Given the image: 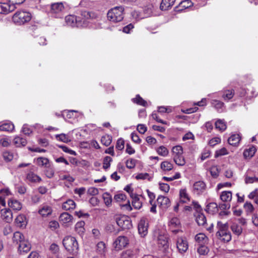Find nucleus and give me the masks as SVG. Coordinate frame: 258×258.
<instances>
[{"label":"nucleus","mask_w":258,"mask_h":258,"mask_svg":"<svg viewBox=\"0 0 258 258\" xmlns=\"http://www.w3.org/2000/svg\"><path fill=\"white\" fill-rule=\"evenodd\" d=\"M168 225L171 231L174 233H176L179 231L180 222L177 218L174 217L170 220Z\"/></svg>","instance_id":"9d476101"},{"label":"nucleus","mask_w":258,"mask_h":258,"mask_svg":"<svg viewBox=\"0 0 258 258\" xmlns=\"http://www.w3.org/2000/svg\"><path fill=\"white\" fill-rule=\"evenodd\" d=\"M44 172L46 176L49 178H51L54 176V171L51 165L49 167L45 168Z\"/></svg>","instance_id":"13d9d810"},{"label":"nucleus","mask_w":258,"mask_h":258,"mask_svg":"<svg viewBox=\"0 0 258 258\" xmlns=\"http://www.w3.org/2000/svg\"><path fill=\"white\" fill-rule=\"evenodd\" d=\"M55 138L57 140L61 141V142L66 143H68L71 142V140L69 139V137L64 134H61L60 135H56Z\"/></svg>","instance_id":"3c124183"},{"label":"nucleus","mask_w":258,"mask_h":258,"mask_svg":"<svg viewBox=\"0 0 258 258\" xmlns=\"http://www.w3.org/2000/svg\"><path fill=\"white\" fill-rule=\"evenodd\" d=\"M26 217L24 215H18L15 219V222L18 227H22L26 225Z\"/></svg>","instance_id":"e433bc0d"},{"label":"nucleus","mask_w":258,"mask_h":258,"mask_svg":"<svg viewBox=\"0 0 258 258\" xmlns=\"http://www.w3.org/2000/svg\"><path fill=\"white\" fill-rule=\"evenodd\" d=\"M102 198L103 199L105 204L107 206H109L111 205L112 202V197L107 192L104 193L102 195Z\"/></svg>","instance_id":"603ef678"},{"label":"nucleus","mask_w":258,"mask_h":258,"mask_svg":"<svg viewBox=\"0 0 258 258\" xmlns=\"http://www.w3.org/2000/svg\"><path fill=\"white\" fill-rule=\"evenodd\" d=\"M76 207V204L73 200L69 199L62 205V208L66 211L73 210Z\"/></svg>","instance_id":"5701e85b"},{"label":"nucleus","mask_w":258,"mask_h":258,"mask_svg":"<svg viewBox=\"0 0 258 258\" xmlns=\"http://www.w3.org/2000/svg\"><path fill=\"white\" fill-rule=\"evenodd\" d=\"M59 221L63 224H69L73 222V217L68 213H62L59 218Z\"/></svg>","instance_id":"a211bd4d"},{"label":"nucleus","mask_w":258,"mask_h":258,"mask_svg":"<svg viewBox=\"0 0 258 258\" xmlns=\"http://www.w3.org/2000/svg\"><path fill=\"white\" fill-rule=\"evenodd\" d=\"M208 248L207 246L201 245L198 249V253L201 255H205L208 252Z\"/></svg>","instance_id":"052dcab7"},{"label":"nucleus","mask_w":258,"mask_h":258,"mask_svg":"<svg viewBox=\"0 0 258 258\" xmlns=\"http://www.w3.org/2000/svg\"><path fill=\"white\" fill-rule=\"evenodd\" d=\"M124 140L122 139H119L117 141V143L116 144L115 148L116 149L118 150H122L124 149Z\"/></svg>","instance_id":"680f3d73"},{"label":"nucleus","mask_w":258,"mask_h":258,"mask_svg":"<svg viewBox=\"0 0 258 258\" xmlns=\"http://www.w3.org/2000/svg\"><path fill=\"white\" fill-rule=\"evenodd\" d=\"M36 164L40 167L46 168L50 166V162L49 159L45 157H40L34 159Z\"/></svg>","instance_id":"dca6fc26"},{"label":"nucleus","mask_w":258,"mask_h":258,"mask_svg":"<svg viewBox=\"0 0 258 258\" xmlns=\"http://www.w3.org/2000/svg\"><path fill=\"white\" fill-rule=\"evenodd\" d=\"M16 8V6L11 5L9 3H0V14H7L13 11Z\"/></svg>","instance_id":"f8f14e48"},{"label":"nucleus","mask_w":258,"mask_h":258,"mask_svg":"<svg viewBox=\"0 0 258 258\" xmlns=\"http://www.w3.org/2000/svg\"><path fill=\"white\" fill-rule=\"evenodd\" d=\"M139 250L136 248L134 249H128L122 254L123 258H137L138 257Z\"/></svg>","instance_id":"412c9836"},{"label":"nucleus","mask_w":258,"mask_h":258,"mask_svg":"<svg viewBox=\"0 0 258 258\" xmlns=\"http://www.w3.org/2000/svg\"><path fill=\"white\" fill-rule=\"evenodd\" d=\"M180 202L182 203H187L190 198L186 189H181L179 191Z\"/></svg>","instance_id":"4be33fe9"},{"label":"nucleus","mask_w":258,"mask_h":258,"mask_svg":"<svg viewBox=\"0 0 258 258\" xmlns=\"http://www.w3.org/2000/svg\"><path fill=\"white\" fill-rule=\"evenodd\" d=\"M14 129V125L12 123H5L0 125V131L12 132Z\"/></svg>","instance_id":"a19ab883"},{"label":"nucleus","mask_w":258,"mask_h":258,"mask_svg":"<svg viewBox=\"0 0 258 258\" xmlns=\"http://www.w3.org/2000/svg\"><path fill=\"white\" fill-rule=\"evenodd\" d=\"M131 197L132 198V206L135 209H140L142 206L140 198L136 195H132Z\"/></svg>","instance_id":"bb28decb"},{"label":"nucleus","mask_w":258,"mask_h":258,"mask_svg":"<svg viewBox=\"0 0 258 258\" xmlns=\"http://www.w3.org/2000/svg\"><path fill=\"white\" fill-rule=\"evenodd\" d=\"M1 218L7 223H10L13 220V214L10 209H4L1 210Z\"/></svg>","instance_id":"ddd939ff"},{"label":"nucleus","mask_w":258,"mask_h":258,"mask_svg":"<svg viewBox=\"0 0 258 258\" xmlns=\"http://www.w3.org/2000/svg\"><path fill=\"white\" fill-rule=\"evenodd\" d=\"M158 204L163 209H167L170 206L169 199L164 196H159L157 200Z\"/></svg>","instance_id":"f3484780"},{"label":"nucleus","mask_w":258,"mask_h":258,"mask_svg":"<svg viewBox=\"0 0 258 258\" xmlns=\"http://www.w3.org/2000/svg\"><path fill=\"white\" fill-rule=\"evenodd\" d=\"M136 178L137 179H148V180H151V177H150L149 174L147 173H139L136 176Z\"/></svg>","instance_id":"bf43d9fd"},{"label":"nucleus","mask_w":258,"mask_h":258,"mask_svg":"<svg viewBox=\"0 0 258 258\" xmlns=\"http://www.w3.org/2000/svg\"><path fill=\"white\" fill-rule=\"evenodd\" d=\"M97 249L98 252L101 254H104L106 251L105 244L102 241L98 243L97 245Z\"/></svg>","instance_id":"09e8293b"},{"label":"nucleus","mask_w":258,"mask_h":258,"mask_svg":"<svg viewBox=\"0 0 258 258\" xmlns=\"http://www.w3.org/2000/svg\"><path fill=\"white\" fill-rule=\"evenodd\" d=\"M221 200L225 202H230L232 199V192L230 191H223L220 195Z\"/></svg>","instance_id":"f704fd0d"},{"label":"nucleus","mask_w":258,"mask_h":258,"mask_svg":"<svg viewBox=\"0 0 258 258\" xmlns=\"http://www.w3.org/2000/svg\"><path fill=\"white\" fill-rule=\"evenodd\" d=\"M65 21L68 26L73 27H82L85 25L84 21H82L81 18L74 15H69L66 17Z\"/></svg>","instance_id":"39448f33"},{"label":"nucleus","mask_w":258,"mask_h":258,"mask_svg":"<svg viewBox=\"0 0 258 258\" xmlns=\"http://www.w3.org/2000/svg\"><path fill=\"white\" fill-rule=\"evenodd\" d=\"M228 154V151L225 148H222V149L217 150L216 152L215 156L218 157L220 156L225 155Z\"/></svg>","instance_id":"69168bd1"},{"label":"nucleus","mask_w":258,"mask_h":258,"mask_svg":"<svg viewBox=\"0 0 258 258\" xmlns=\"http://www.w3.org/2000/svg\"><path fill=\"white\" fill-rule=\"evenodd\" d=\"M244 182L245 184L256 182H258V177L253 176L252 171L248 170L244 175Z\"/></svg>","instance_id":"2eb2a0df"},{"label":"nucleus","mask_w":258,"mask_h":258,"mask_svg":"<svg viewBox=\"0 0 258 258\" xmlns=\"http://www.w3.org/2000/svg\"><path fill=\"white\" fill-rule=\"evenodd\" d=\"M116 222L118 226L122 229H129L132 227V224L128 216L122 215L116 218Z\"/></svg>","instance_id":"423d86ee"},{"label":"nucleus","mask_w":258,"mask_h":258,"mask_svg":"<svg viewBox=\"0 0 258 258\" xmlns=\"http://www.w3.org/2000/svg\"><path fill=\"white\" fill-rule=\"evenodd\" d=\"M27 143V142L25 139L18 136L16 137L13 140V143L17 147L25 146Z\"/></svg>","instance_id":"cd10ccee"},{"label":"nucleus","mask_w":258,"mask_h":258,"mask_svg":"<svg viewBox=\"0 0 258 258\" xmlns=\"http://www.w3.org/2000/svg\"><path fill=\"white\" fill-rule=\"evenodd\" d=\"M212 104L218 112H221L222 111V108L224 106V103L217 100H213L212 101Z\"/></svg>","instance_id":"49530a36"},{"label":"nucleus","mask_w":258,"mask_h":258,"mask_svg":"<svg viewBox=\"0 0 258 258\" xmlns=\"http://www.w3.org/2000/svg\"><path fill=\"white\" fill-rule=\"evenodd\" d=\"M3 157L6 162H10L14 158L13 153L9 151H5L3 153Z\"/></svg>","instance_id":"de8ad7c7"},{"label":"nucleus","mask_w":258,"mask_h":258,"mask_svg":"<svg viewBox=\"0 0 258 258\" xmlns=\"http://www.w3.org/2000/svg\"><path fill=\"white\" fill-rule=\"evenodd\" d=\"M153 6L152 5H149L145 7L144 9V13L145 17H149L153 13Z\"/></svg>","instance_id":"864d4df0"},{"label":"nucleus","mask_w":258,"mask_h":258,"mask_svg":"<svg viewBox=\"0 0 258 258\" xmlns=\"http://www.w3.org/2000/svg\"><path fill=\"white\" fill-rule=\"evenodd\" d=\"M147 127L143 124H139L137 126V130L140 133L142 134H145V133L147 131Z\"/></svg>","instance_id":"338daca9"},{"label":"nucleus","mask_w":258,"mask_h":258,"mask_svg":"<svg viewBox=\"0 0 258 258\" xmlns=\"http://www.w3.org/2000/svg\"><path fill=\"white\" fill-rule=\"evenodd\" d=\"M161 169L164 172H167L171 170L173 168V164L168 161H163L160 165Z\"/></svg>","instance_id":"c85d7f7f"},{"label":"nucleus","mask_w":258,"mask_h":258,"mask_svg":"<svg viewBox=\"0 0 258 258\" xmlns=\"http://www.w3.org/2000/svg\"><path fill=\"white\" fill-rule=\"evenodd\" d=\"M173 159L174 162L178 166H183L185 163V161L182 154L173 156Z\"/></svg>","instance_id":"58836bf2"},{"label":"nucleus","mask_w":258,"mask_h":258,"mask_svg":"<svg viewBox=\"0 0 258 258\" xmlns=\"http://www.w3.org/2000/svg\"><path fill=\"white\" fill-rule=\"evenodd\" d=\"M31 19V14L26 11H17L12 17L15 24L21 25L29 22Z\"/></svg>","instance_id":"20e7f679"},{"label":"nucleus","mask_w":258,"mask_h":258,"mask_svg":"<svg viewBox=\"0 0 258 258\" xmlns=\"http://www.w3.org/2000/svg\"><path fill=\"white\" fill-rule=\"evenodd\" d=\"M85 222L83 221L78 222L75 225V230L80 235H82L85 231Z\"/></svg>","instance_id":"4c0bfd02"},{"label":"nucleus","mask_w":258,"mask_h":258,"mask_svg":"<svg viewBox=\"0 0 258 258\" xmlns=\"http://www.w3.org/2000/svg\"><path fill=\"white\" fill-rule=\"evenodd\" d=\"M175 0H162L160 4V9L162 11L167 10L171 6H172Z\"/></svg>","instance_id":"b1692460"},{"label":"nucleus","mask_w":258,"mask_h":258,"mask_svg":"<svg viewBox=\"0 0 258 258\" xmlns=\"http://www.w3.org/2000/svg\"><path fill=\"white\" fill-rule=\"evenodd\" d=\"M62 243L65 248L73 254L78 252L79 245L76 238L73 236H68L64 238Z\"/></svg>","instance_id":"7ed1b4c3"},{"label":"nucleus","mask_w":258,"mask_h":258,"mask_svg":"<svg viewBox=\"0 0 258 258\" xmlns=\"http://www.w3.org/2000/svg\"><path fill=\"white\" fill-rule=\"evenodd\" d=\"M112 159L109 156H106L103 160V168L105 170H106L110 166V163L112 162Z\"/></svg>","instance_id":"4d7b16f0"},{"label":"nucleus","mask_w":258,"mask_h":258,"mask_svg":"<svg viewBox=\"0 0 258 258\" xmlns=\"http://www.w3.org/2000/svg\"><path fill=\"white\" fill-rule=\"evenodd\" d=\"M124 8L122 6L115 7L110 10L107 13L108 19L112 22L121 21L123 19Z\"/></svg>","instance_id":"f03ea898"},{"label":"nucleus","mask_w":258,"mask_h":258,"mask_svg":"<svg viewBox=\"0 0 258 258\" xmlns=\"http://www.w3.org/2000/svg\"><path fill=\"white\" fill-rule=\"evenodd\" d=\"M215 127L216 129L223 132L226 128V125L223 120L218 119L215 122Z\"/></svg>","instance_id":"37998d69"},{"label":"nucleus","mask_w":258,"mask_h":258,"mask_svg":"<svg viewBox=\"0 0 258 258\" xmlns=\"http://www.w3.org/2000/svg\"><path fill=\"white\" fill-rule=\"evenodd\" d=\"M217 228H218V231L216 233L217 237L224 242H229L231 239V235L228 231L227 223H223L221 221H218Z\"/></svg>","instance_id":"f257e3e1"},{"label":"nucleus","mask_w":258,"mask_h":258,"mask_svg":"<svg viewBox=\"0 0 258 258\" xmlns=\"http://www.w3.org/2000/svg\"><path fill=\"white\" fill-rule=\"evenodd\" d=\"M13 240L14 242H16L17 243H19L20 244L26 239L22 233L20 232H16L14 233Z\"/></svg>","instance_id":"c9c22d12"},{"label":"nucleus","mask_w":258,"mask_h":258,"mask_svg":"<svg viewBox=\"0 0 258 258\" xmlns=\"http://www.w3.org/2000/svg\"><path fill=\"white\" fill-rule=\"evenodd\" d=\"M8 205L10 207L15 210H20L22 208V205L16 200L12 199L8 202Z\"/></svg>","instance_id":"2f4dec72"},{"label":"nucleus","mask_w":258,"mask_h":258,"mask_svg":"<svg viewBox=\"0 0 258 258\" xmlns=\"http://www.w3.org/2000/svg\"><path fill=\"white\" fill-rule=\"evenodd\" d=\"M27 179L32 182H39L41 181V178L32 172L27 175Z\"/></svg>","instance_id":"7c9ffc66"},{"label":"nucleus","mask_w":258,"mask_h":258,"mask_svg":"<svg viewBox=\"0 0 258 258\" xmlns=\"http://www.w3.org/2000/svg\"><path fill=\"white\" fill-rule=\"evenodd\" d=\"M211 152L209 150L205 149L202 153L201 159L202 161H204L210 157Z\"/></svg>","instance_id":"0e129e2a"},{"label":"nucleus","mask_w":258,"mask_h":258,"mask_svg":"<svg viewBox=\"0 0 258 258\" xmlns=\"http://www.w3.org/2000/svg\"><path fill=\"white\" fill-rule=\"evenodd\" d=\"M128 243V240L126 237L120 236L117 237L114 242V245L116 248L120 249L125 247Z\"/></svg>","instance_id":"6e6552de"},{"label":"nucleus","mask_w":258,"mask_h":258,"mask_svg":"<svg viewBox=\"0 0 258 258\" xmlns=\"http://www.w3.org/2000/svg\"><path fill=\"white\" fill-rule=\"evenodd\" d=\"M38 214L43 217H47L51 215L52 208L50 204L44 203L40 206Z\"/></svg>","instance_id":"0eeeda50"},{"label":"nucleus","mask_w":258,"mask_h":258,"mask_svg":"<svg viewBox=\"0 0 258 258\" xmlns=\"http://www.w3.org/2000/svg\"><path fill=\"white\" fill-rule=\"evenodd\" d=\"M244 209L247 212L252 213L254 210L253 205L249 202H246L243 206Z\"/></svg>","instance_id":"e2e57ef3"},{"label":"nucleus","mask_w":258,"mask_h":258,"mask_svg":"<svg viewBox=\"0 0 258 258\" xmlns=\"http://www.w3.org/2000/svg\"><path fill=\"white\" fill-rule=\"evenodd\" d=\"M172 157L176 155L183 154V150L181 146H176L172 149Z\"/></svg>","instance_id":"5fc2aeb1"},{"label":"nucleus","mask_w":258,"mask_h":258,"mask_svg":"<svg viewBox=\"0 0 258 258\" xmlns=\"http://www.w3.org/2000/svg\"><path fill=\"white\" fill-rule=\"evenodd\" d=\"M240 141V137L238 134L232 135L228 140V143L233 146H236Z\"/></svg>","instance_id":"473e14b6"},{"label":"nucleus","mask_w":258,"mask_h":258,"mask_svg":"<svg viewBox=\"0 0 258 258\" xmlns=\"http://www.w3.org/2000/svg\"><path fill=\"white\" fill-rule=\"evenodd\" d=\"M195 240L201 245H202L207 243L208 238L205 234L200 233L196 235Z\"/></svg>","instance_id":"c756f323"},{"label":"nucleus","mask_w":258,"mask_h":258,"mask_svg":"<svg viewBox=\"0 0 258 258\" xmlns=\"http://www.w3.org/2000/svg\"><path fill=\"white\" fill-rule=\"evenodd\" d=\"M112 141V137L109 135H105L101 138V142L105 146L110 145Z\"/></svg>","instance_id":"8fccbe9b"},{"label":"nucleus","mask_w":258,"mask_h":258,"mask_svg":"<svg viewBox=\"0 0 258 258\" xmlns=\"http://www.w3.org/2000/svg\"><path fill=\"white\" fill-rule=\"evenodd\" d=\"M132 101L135 103L143 106H146L147 105V102L144 100L139 95H136L135 98L132 99Z\"/></svg>","instance_id":"c03bdc74"},{"label":"nucleus","mask_w":258,"mask_h":258,"mask_svg":"<svg viewBox=\"0 0 258 258\" xmlns=\"http://www.w3.org/2000/svg\"><path fill=\"white\" fill-rule=\"evenodd\" d=\"M195 216L196 221L199 225L204 226L207 224L206 218L202 213H198L195 215Z\"/></svg>","instance_id":"393cba45"},{"label":"nucleus","mask_w":258,"mask_h":258,"mask_svg":"<svg viewBox=\"0 0 258 258\" xmlns=\"http://www.w3.org/2000/svg\"><path fill=\"white\" fill-rule=\"evenodd\" d=\"M177 248L181 253L185 252L188 249V243L187 241L183 238H178L177 240Z\"/></svg>","instance_id":"9b49d317"},{"label":"nucleus","mask_w":258,"mask_h":258,"mask_svg":"<svg viewBox=\"0 0 258 258\" xmlns=\"http://www.w3.org/2000/svg\"><path fill=\"white\" fill-rule=\"evenodd\" d=\"M0 145L4 147H7L10 145L9 140L6 138H2L0 139Z\"/></svg>","instance_id":"774afa93"},{"label":"nucleus","mask_w":258,"mask_h":258,"mask_svg":"<svg viewBox=\"0 0 258 258\" xmlns=\"http://www.w3.org/2000/svg\"><path fill=\"white\" fill-rule=\"evenodd\" d=\"M206 211L210 213L214 214L218 211V206L215 203H211L209 204L206 207Z\"/></svg>","instance_id":"ea45409f"},{"label":"nucleus","mask_w":258,"mask_h":258,"mask_svg":"<svg viewBox=\"0 0 258 258\" xmlns=\"http://www.w3.org/2000/svg\"><path fill=\"white\" fill-rule=\"evenodd\" d=\"M159 246L165 249L168 247V237L165 235L159 234L158 237Z\"/></svg>","instance_id":"aec40b11"},{"label":"nucleus","mask_w":258,"mask_h":258,"mask_svg":"<svg viewBox=\"0 0 258 258\" xmlns=\"http://www.w3.org/2000/svg\"><path fill=\"white\" fill-rule=\"evenodd\" d=\"M138 231L139 234L142 237H144L147 234L148 229L146 221L144 220H141L138 225Z\"/></svg>","instance_id":"6ab92c4d"},{"label":"nucleus","mask_w":258,"mask_h":258,"mask_svg":"<svg viewBox=\"0 0 258 258\" xmlns=\"http://www.w3.org/2000/svg\"><path fill=\"white\" fill-rule=\"evenodd\" d=\"M158 154L162 156H166L168 154L169 151L168 149L164 146H160L157 149Z\"/></svg>","instance_id":"6e6d98bb"},{"label":"nucleus","mask_w":258,"mask_h":258,"mask_svg":"<svg viewBox=\"0 0 258 258\" xmlns=\"http://www.w3.org/2000/svg\"><path fill=\"white\" fill-rule=\"evenodd\" d=\"M234 94L233 90H226L224 91L222 97L224 100H229L233 98Z\"/></svg>","instance_id":"a18cd8bd"},{"label":"nucleus","mask_w":258,"mask_h":258,"mask_svg":"<svg viewBox=\"0 0 258 258\" xmlns=\"http://www.w3.org/2000/svg\"><path fill=\"white\" fill-rule=\"evenodd\" d=\"M256 152V148L254 146H251L248 149L244 150L243 152V156L244 158H251L255 154Z\"/></svg>","instance_id":"72a5a7b5"},{"label":"nucleus","mask_w":258,"mask_h":258,"mask_svg":"<svg viewBox=\"0 0 258 258\" xmlns=\"http://www.w3.org/2000/svg\"><path fill=\"white\" fill-rule=\"evenodd\" d=\"M63 9V6L61 3H54L51 6V12L54 14L59 13Z\"/></svg>","instance_id":"a878e982"},{"label":"nucleus","mask_w":258,"mask_h":258,"mask_svg":"<svg viewBox=\"0 0 258 258\" xmlns=\"http://www.w3.org/2000/svg\"><path fill=\"white\" fill-rule=\"evenodd\" d=\"M31 245L28 240H25L19 244L18 251L21 254L25 253L30 251Z\"/></svg>","instance_id":"4468645a"},{"label":"nucleus","mask_w":258,"mask_h":258,"mask_svg":"<svg viewBox=\"0 0 258 258\" xmlns=\"http://www.w3.org/2000/svg\"><path fill=\"white\" fill-rule=\"evenodd\" d=\"M206 185L203 181L196 182L193 185V192L197 195H201L206 190Z\"/></svg>","instance_id":"1a4fd4ad"},{"label":"nucleus","mask_w":258,"mask_h":258,"mask_svg":"<svg viewBox=\"0 0 258 258\" xmlns=\"http://www.w3.org/2000/svg\"><path fill=\"white\" fill-rule=\"evenodd\" d=\"M231 229L232 232L238 236L240 235L242 231V227L236 223H233L232 224L231 226Z\"/></svg>","instance_id":"79ce46f5"}]
</instances>
